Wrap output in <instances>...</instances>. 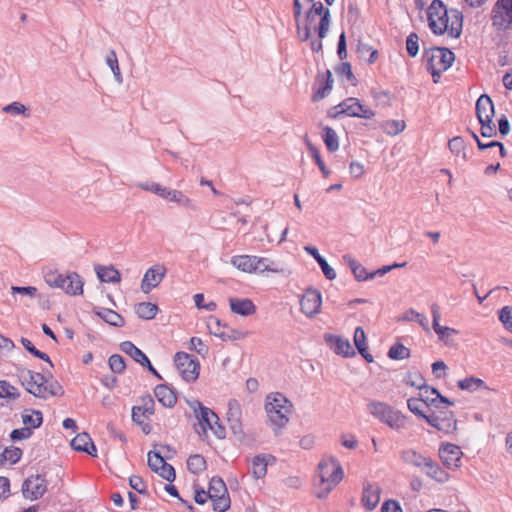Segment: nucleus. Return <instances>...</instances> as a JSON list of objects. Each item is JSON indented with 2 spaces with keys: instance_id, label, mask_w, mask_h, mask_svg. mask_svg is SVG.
I'll use <instances>...</instances> for the list:
<instances>
[{
  "instance_id": "f257e3e1",
  "label": "nucleus",
  "mask_w": 512,
  "mask_h": 512,
  "mask_svg": "<svg viewBox=\"0 0 512 512\" xmlns=\"http://www.w3.org/2000/svg\"><path fill=\"white\" fill-rule=\"evenodd\" d=\"M318 470L320 490L316 493V497L324 499L343 479L344 471L340 461L334 456H330L328 460L322 459L318 464Z\"/></svg>"
},
{
  "instance_id": "f03ea898",
  "label": "nucleus",
  "mask_w": 512,
  "mask_h": 512,
  "mask_svg": "<svg viewBox=\"0 0 512 512\" xmlns=\"http://www.w3.org/2000/svg\"><path fill=\"white\" fill-rule=\"evenodd\" d=\"M292 403L282 393L276 392L266 397L265 410L271 422L275 426L274 433L278 435L280 430L289 421L288 413L291 412Z\"/></svg>"
},
{
  "instance_id": "7ed1b4c3",
  "label": "nucleus",
  "mask_w": 512,
  "mask_h": 512,
  "mask_svg": "<svg viewBox=\"0 0 512 512\" xmlns=\"http://www.w3.org/2000/svg\"><path fill=\"white\" fill-rule=\"evenodd\" d=\"M367 407L373 417L394 430H400L406 425V417L385 402L372 400Z\"/></svg>"
},
{
  "instance_id": "20e7f679",
  "label": "nucleus",
  "mask_w": 512,
  "mask_h": 512,
  "mask_svg": "<svg viewBox=\"0 0 512 512\" xmlns=\"http://www.w3.org/2000/svg\"><path fill=\"white\" fill-rule=\"evenodd\" d=\"M428 26L436 35L449 33V10L442 0H433L427 9Z\"/></svg>"
},
{
  "instance_id": "39448f33",
  "label": "nucleus",
  "mask_w": 512,
  "mask_h": 512,
  "mask_svg": "<svg viewBox=\"0 0 512 512\" xmlns=\"http://www.w3.org/2000/svg\"><path fill=\"white\" fill-rule=\"evenodd\" d=\"M208 496L212 501L213 510L225 512L231 506L229 492L224 480L220 476H213L209 481Z\"/></svg>"
},
{
  "instance_id": "423d86ee",
  "label": "nucleus",
  "mask_w": 512,
  "mask_h": 512,
  "mask_svg": "<svg viewBox=\"0 0 512 512\" xmlns=\"http://www.w3.org/2000/svg\"><path fill=\"white\" fill-rule=\"evenodd\" d=\"M174 363L184 381L193 383L198 379L201 366L195 355L179 351L174 355Z\"/></svg>"
},
{
  "instance_id": "0eeeda50",
  "label": "nucleus",
  "mask_w": 512,
  "mask_h": 512,
  "mask_svg": "<svg viewBox=\"0 0 512 512\" xmlns=\"http://www.w3.org/2000/svg\"><path fill=\"white\" fill-rule=\"evenodd\" d=\"M492 26L497 31H506L512 26V0H497L490 15Z\"/></svg>"
},
{
  "instance_id": "6e6552de",
  "label": "nucleus",
  "mask_w": 512,
  "mask_h": 512,
  "mask_svg": "<svg viewBox=\"0 0 512 512\" xmlns=\"http://www.w3.org/2000/svg\"><path fill=\"white\" fill-rule=\"evenodd\" d=\"M339 106H342L340 114H344L348 117L372 119L375 116V111L362 104L360 100L355 97L346 98L341 103H339Z\"/></svg>"
},
{
  "instance_id": "1a4fd4ad",
  "label": "nucleus",
  "mask_w": 512,
  "mask_h": 512,
  "mask_svg": "<svg viewBox=\"0 0 512 512\" xmlns=\"http://www.w3.org/2000/svg\"><path fill=\"white\" fill-rule=\"evenodd\" d=\"M47 491V480L44 475H31L22 484V493L26 499L38 500Z\"/></svg>"
},
{
  "instance_id": "9d476101",
  "label": "nucleus",
  "mask_w": 512,
  "mask_h": 512,
  "mask_svg": "<svg viewBox=\"0 0 512 512\" xmlns=\"http://www.w3.org/2000/svg\"><path fill=\"white\" fill-rule=\"evenodd\" d=\"M322 296L319 290L309 287L300 299L301 311L309 318H313L320 311Z\"/></svg>"
},
{
  "instance_id": "9b49d317",
  "label": "nucleus",
  "mask_w": 512,
  "mask_h": 512,
  "mask_svg": "<svg viewBox=\"0 0 512 512\" xmlns=\"http://www.w3.org/2000/svg\"><path fill=\"white\" fill-rule=\"evenodd\" d=\"M332 72L327 69L324 72H318L315 77L314 92L312 94V101L319 102L327 97L333 88Z\"/></svg>"
},
{
  "instance_id": "f8f14e48",
  "label": "nucleus",
  "mask_w": 512,
  "mask_h": 512,
  "mask_svg": "<svg viewBox=\"0 0 512 512\" xmlns=\"http://www.w3.org/2000/svg\"><path fill=\"white\" fill-rule=\"evenodd\" d=\"M227 423L229 429L238 440L245 437L241 422V407L237 400L231 399L228 403Z\"/></svg>"
},
{
  "instance_id": "ddd939ff",
  "label": "nucleus",
  "mask_w": 512,
  "mask_h": 512,
  "mask_svg": "<svg viewBox=\"0 0 512 512\" xmlns=\"http://www.w3.org/2000/svg\"><path fill=\"white\" fill-rule=\"evenodd\" d=\"M189 406L193 409L195 417L198 420V424L202 429L203 435L207 436V431L212 424L211 419L219 420L218 415L210 408L204 406L199 400H193L188 402Z\"/></svg>"
},
{
  "instance_id": "4468645a",
  "label": "nucleus",
  "mask_w": 512,
  "mask_h": 512,
  "mask_svg": "<svg viewBox=\"0 0 512 512\" xmlns=\"http://www.w3.org/2000/svg\"><path fill=\"white\" fill-rule=\"evenodd\" d=\"M167 273V269L164 265H154L150 267L144 274V277L141 281V290L143 293L147 294L152 289L156 288Z\"/></svg>"
},
{
  "instance_id": "2eb2a0df",
  "label": "nucleus",
  "mask_w": 512,
  "mask_h": 512,
  "mask_svg": "<svg viewBox=\"0 0 512 512\" xmlns=\"http://www.w3.org/2000/svg\"><path fill=\"white\" fill-rule=\"evenodd\" d=\"M461 455L462 452L460 447L452 444L445 443L441 444L439 449V456L448 469H456L461 465Z\"/></svg>"
},
{
  "instance_id": "dca6fc26",
  "label": "nucleus",
  "mask_w": 512,
  "mask_h": 512,
  "mask_svg": "<svg viewBox=\"0 0 512 512\" xmlns=\"http://www.w3.org/2000/svg\"><path fill=\"white\" fill-rule=\"evenodd\" d=\"M313 14L320 17L319 24L314 27V31L317 33L318 38L324 39L329 31L331 13L328 8H325L320 1L313 2L309 9Z\"/></svg>"
},
{
  "instance_id": "f3484780",
  "label": "nucleus",
  "mask_w": 512,
  "mask_h": 512,
  "mask_svg": "<svg viewBox=\"0 0 512 512\" xmlns=\"http://www.w3.org/2000/svg\"><path fill=\"white\" fill-rule=\"evenodd\" d=\"M324 340L327 346L338 355L348 358L356 354L348 339L338 335L325 334Z\"/></svg>"
},
{
  "instance_id": "a211bd4d",
  "label": "nucleus",
  "mask_w": 512,
  "mask_h": 512,
  "mask_svg": "<svg viewBox=\"0 0 512 512\" xmlns=\"http://www.w3.org/2000/svg\"><path fill=\"white\" fill-rule=\"evenodd\" d=\"M431 314H432V327L435 333L438 336V339L444 342L446 345L449 344V337L452 335L458 334V331L454 328L448 326H441L439 324L441 314L440 307L437 303H433L431 305Z\"/></svg>"
},
{
  "instance_id": "6ab92c4d",
  "label": "nucleus",
  "mask_w": 512,
  "mask_h": 512,
  "mask_svg": "<svg viewBox=\"0 0 512 512\" xmlns=\"http://www.w3.org/2000/svg\"><path fill=\"white\" fill-rule=\"evenodd\" d=\"M428 51V57H434V65L441 70H448L454 60L455 54L447 47H432Z\"/></svg>"
},
{
  "instance_id": "aec40b11",
  "label": "nucleus",
  "mask_w": 512,
  "mask_h": 512,
  "mask_svg": "<svg viewBox=\"0 0 512 512\" xmlns=\"http://www.w3.org/2000/svg\"><path fill=\"white\" fill-rule=\"evenodd\" d=\"M475 112L478 122L493 120L495 114L494 103L489 95L482 94L476 101Z\"/></svg>"
},
{
  "instance_id": "412c9836",
  "label": "nucleus",
  "mask_w": 512,
  "mask_h": 512,
  "mask_svg": "<svg viewBox=\"0 0 512 512\" xmlns=\"http://www.w3.org/2000/svg\"><path fill=\"white\" fill-rule=\"evenodd\" d=\"M71 447L77 452H84L92 457L97 456V448L86 432L77 434L71 441Z\"/></svg>"
},
{
  "instance_id": "4be33fe9",
  "label": "nucleus",
  "mask_w": 512,
  "mask_h": 512,
  "mask_svg": "<svg viewBox=\"0 0 512 512\" xmlns=\"http://www.w3.org/2000/svg\"><path fill=\"white\" fill-rule=\"evenodd\" d=\"M230 309L234 314L247 317L256 312V306L251 299L248 298H229Z\"/></svg>"
},
{
  "instance_id": "5701e85b",
  "label": "nucleus",
  "mask_w": 512,
  "mask_h": 512,
  "mask_svg": "<svg viewBox=\"0 0 512 512\" xmlns=\"http://www.w3.org/2000/svg\"><path fill=\"white\" fill-rule=\"evenodd\" d=\"M154 394L162 406L172 408L177 403L176 392L167 384H158L154 388Z\"/></svg>"
},
{
  "instance_id": "b1692460",
  "label": "nucleus",
  "mask_w": 512,
  "mask_h": 512,
  "mask_svg": "<svg viewBox=\"0 0 512 512\" xmlns=\"http://www.w3.org/2000/svg\"><path fill=\"white\" fill-rule=\"evenodd\" d=\"M381 489L378 485L366 484L362 493V505L369 511L376 508L380 500Z\"/></svg>"
},
{
  "instance_id": "393cba45",
  "label": "nucleus",
  "mask_w": 512,
  "mask_h": 512,
  "mask_svg": "<svg viewBox=\"0 0 512 512\" xmlns=\"http://www.w3.org/2000/svg\"><path fill=\"white\" fill-rule=\"evenodd\" d=\"M65 279L64 287L61 290L70 296L83 294L84 281L77 272H69Z\"/></svg>"
},
{
  "instance_id": "a878e982",
  "label": "nucleus",
  "mask_w": 512,
  "mask_h": 512,
  "mask_svg": "<svg viewBox=\"0 0 512 512\" xmlns=\"http://www.w3.org/2000/svg\"><path fill=\"white\" fill-rule=\"evenodd\" d=\"M305 252H307L310 256L314 258V260L320 266L324 276L328 280H334L336 278L335 270L329 265L327 260L319 253V250L315 246H304Z\"/></svg>"
},
{
  "instance_id": "bb28decb",
  "label": "nucleus",
  "mask_w": 512,
  "mask_h": 512,
  "mask_svg": "<svg viewBox=\"0 0 512 512\" xmlns=\"http://www.w3.org/2000/svg\"><path fill=\"white\" fill-rule=\"evenodd\" d=\"M93 313L97 315L99 318H101L104 322L107 324L113 326V327H123L125 325V320L116 311L104 308V307H94Z\"/></svg>"
},
{
  "instance_id": "cd10ccee",
  "label": "nucleus",
  "mask_w": 512,
  "mask_h": 512,
  "mask_svg": "<svg viewBox=\"0 0 512 512\" xmlns=\"http://www.w3.org/2000/svg\"><path fill=\"white\" fill-rule=\"evenodd\" d=\"M119 347L123 353L129 355L136 363L140 364L142 367H144L150 361L147 355L141 349L135 346L131 341H123L120 343Z\"/></svg>"
},
{
  "instance_id": "c85d7f7f",
  "label": "nucleus",
  "mask_w": 512,
  "mask_h": 512,
  "mask_svg": "<svg viewBox=\"0 0 512 512\" xmlns=\"http://www.w3.org/2000/svg\"><path fill=\"white\" fill-rule=\"evenodd\" d=\"M268 459L276 461L275 456L271 454H259L252 460V474L256 479H261L267 474Z\"/></svg>"
},
{
  "instance_id": "c756f323",
  "label": "nucleus",
  "mask_w": 512,
  "mask_h": 512,
  "mask_svg": "<svg viewBox=\"0 0 512 512\" xmlns=\"http://www.w3.org/2000/svg\"><path fill=\"white\" fill-rule=\"evenodd\" d=\"M256 256L236 255L231 258V264L238 270L246 273H256Z\"/></svg>"
},
{
  "instance_id": "7c9ffc66",
  "label": "nucleus",
  "mask_w": 512,
  "mask_h": 512,
  "mask_svg": "<svg viewBox=\"0 0 512 512\" xmlns=\"http://www.w3.org/2000/svg\"><path fill=\"white\" fill-rule=\"evenodd\" d=\"M95 272L101 282L118 283L121 280L120 272L113 266L96 265Z\"/></svg>"
},
{
  "instance_id": "2f4dec72",
  "label": "nucleus",
  "mask_w": 512,
  "mask_h": 512,
  "mask_svg": "<svg viewBox=\"0 0 512 512\" xmlns=\"http://www.w3.org/2000/svg\"><path fill=\"white\" fill-rule=\"evenodd\" d=\"M24 427H30V430L39 428L43 423V414L40 410L25 409L22 413Z\"/></svg>"
},
{
  "instance_id": "473e14b6",
  "label": "nucleus",
  "mask_w": 512,
  "mask_h": 512,
  "mask_svg": "<svg viewBox=\"0 0 512 512\" xmlns=\"http://www.w3.org/2000/svg\"><path fill=\"white\" fill-rule=\"evenodd\" d=\"M424 468L426 474L437 482L444 483L449 479V474L431 458L425 463Z\"/></svg>"
},
{
  "instance_id": "72a5a7b5",
  "label": "nucleus",
  "mask_w": 512,
  "mask_h": 512,
  "mask_svg": "<svg viewBox=\"0 0 512 512\" xmlns=\"http://www.w3.org/2000/svg\"><path fill=\"white\" fill-rule=\"evenodd\" d=\"M451 13V25L449 26V36L459 38L462 34L464 17L461 11L456 8L449 10Z\"/></svg>"
},
{
  "instance_id": "f704fd0d",
  "label": "nucleus",
  "mask_w": 512,
  "mask_h": 512,
  "mask_svg": "<svg viewBox=\"0 0 512 512\" xmlns=\"http://www.w3.org/2000/svg\"><path fill=\"white\" fill-rule=\"evenodd\" d=\"M457 386L459 387V389L469 392H474L478 389L492 390L486 385V383L482 379L477 378L475 376H470L459 380L457 382Z\"/></svg>"
},
{
  "instance_id": "c9c22d12",
  "label": "nucleus",
  "mask_w": 512,
  "mask_h": 512,
  "mask_svg": "<svg viewBox=\"0 0 512 512\" xmlns=\"http://www.w3.org/2000/svg\"><path fill=\"white\" fill-rule=\"evenodd\" d=\"M256 273H264V272H273V273H283L284 269L280 267V265L267 257H258L256 256Z\"/></svg>"
},
{
  "instance_id": "e433bc0d",
  "label": "nucleus",
  "mask_w": 512,
  "mask_h": 512,
  "mask_svg": "<svg viewBox=\"0 0 512 512\" xmlns=\"http://www.w3.org/2000/svg\"><path fill=\"white\" fill-rule=\"evenodd\" d=\"M316 15L313 14L310 10H308L305 14V25L302 28L300 25V21L296 23V29L298 37L301 41L305 42L311 37V25L315 22Z\"/></svg>"
},
{
  "instance_id": "4c0bfd02",
  "label": "nucleus",
  "mask_w": 512,
  "mask_h": 512,
  "mask_svg": "<svg viewBox=\"0 0 512 512\" xmlns=\"http://www.w3.org/2000/svg\"><path fill=\"white\" fill-rule=\"evenodd\" d=\"M401 459L410 465H413L415 467H425V463L430 459L429 457H425L418 453L415 450L409 449L402 451L401 453Z\"/></svg>"
},
{
  "instance_id": "58836bf2",
  "label": "nucleus",
  "mask_w": 512,
  "mask_h": 512,
  "mask_svg": "<svg viewBox=\"0 0 512 512\" xmlns=\"http://www.w3.org/2000/svg\"><path fill=\"white\" fill-rule=\"evenodd\" d=\"M158 312L157 304L151 302H141L135 307V313L137 316L144 320H151L155 318Z\"/></svg>"
},
{
  "instance_id": "ea45409f",
  "label": "nucleus",
  "mask_w": 512,
  "mask_h": 512,
  "mask_svg": "<svg viewBox=\"0 0 512 512\" xmlns=\"http://www.w3.org/2000/svg\"><path fill=\"white\" fill-rule=\"evenodd\" d=\"M167 194L168 197L166 200L175 202L178 205L186 207L193 211L197 210V207L194 204V202L191 199H189L186 195H184L182 191L171 189V191L167 192Z\"/></svg>"
},
{
  "instance_id": "a19ab883",
  "label": "nucleus",
  "mask_w": 512,
  "mask_h": 512,
  "mask_svg": "<svg viewBox=\"0 0 512 512\" xmlns=\"http://www.w3.org/2000/svg\"><path fill=\"white\" fill-rule=\"evenodd\" d=\"M322 139L329 152H335L339 149V139L333 128L330 126L323 127Z\"/></svg>"
},
{
  "instance_id": "79ce46f5",
  "label": "nucleus",
  "mask_w": 512,
  "mask_h": 512,
  "mask_svg": "<svg viewBox=\"0 0 512 512\" xmlns=\"http://www.w3.org/2000/svg\"><path fill=\"white\" fill-rule=\"evenodd\" d=\"M206 459L200 454L190 455L187 459V469L194 475H199L202 471L206 470Z\"/></svg>"
},
{
  "instance_id": "37998d69",
  "label": "nucleus",
  "mask_w": 512,
  "mask_h": 512,
  "mask_svg": "<svg viewBox=\"0 0 512 512\" xmlns=\"http://www.w3.org/2000/svg\"><path fill=\"white\" fill-rule=\"evenodd\" d=\"M21 344L23 345V347L31 354L33 355L35 358H38L40 360H43L45 361L46 363H48L51 367H54L50 357L48 354H46L45 352H42L40 351L39 349H37L34 344L27 338L25 337H22L21 338Z\"/></svg>"
},
{
  "instance_id": "c03bdc74",
  "label": "nucleus",
  "mask_w": 512,
  "mask_h": 512,
  "mask_svg": "<svg viewBox=\"0 0 512 512\" xmlns=\"http://www.w3.org/2000/svg\"><path fill=\"white\" fill-rule=\"evenodd\" d=\"M65 276L66 275L58 271L49 270L44 274V280L48 286L62 289L66 280Z\"/></svg>"
},
{
  "instance_id": "a18cd8bd",
  "label": "nucleus",
  "mask_w": 512,
  "mask_h": 512,
  "mask_svg": "<svg viewBox=\"0 0 512 512\" xmlns=\"http://www.w3.org/2000/svg\"><path fill=\"white\" fill-rule=\"evenodd\" d=\"M410 349L400 342L392 345L388 351V357L392 360H404L410 357Z\"/></svg>"
},
{
  "instance_id": "49530a36",
  "label": "nucleus",
  "mask_w": 512,
  "mask_h": 512,
  "mask_svg": "<svg viewBox=\"0 0 512 512\" xmlns=\"http://www.w3.org/2000/svg\"><path fill=\"white\" fill-rule=\"evenodd\" d=\"M449 150L452 154L459 156L461 155L464 160H467V154L465 152V141L462 137L456 136L449 140L448 142Z\"/></svg>"
},
{
  "instance_id": "de8ad7c7",
  "label": "nucleus",
  "mask_w": 512,
  "mask_h": 512,
  "mask_svg": "<svg viewBox=\"0 0 512 512\" xmlns=\"http://www.w3.org/2000/svg\"><path fill=\"white\" fill-rule=\"evenodd\" d=\"M247 335L248 332L230 328L229 326L225 331L216 333V337L220 338L224 342L244 339Z\"/></svg>"
},
{
  "instance_id": "09e8293b",
  "label": "nucleus",
  "mask_w": 512,
  "mask_h": 512,
  "mask_svg": "<svg viewBox=\"0 0 512 512\" xmlns=\"http://www.w3.org/2000/svg\"><path fill=\"white\" fill-rule=\"evenodd\" d=\"M381 127L386 134L396 136L404 131L406 125L403 120H387Z\"/></svg>"
},
{
  "instance_id": "8fccbe9b",
  "label": "nucleus",
  "mask_w": 512,
  "mask_h": 512,
  "mask_svg": "<svg viewBox=\"0 0 512 512\" xmlns=\"http://www.w3.org/2000/svg\"><path fill=\"white\" fill-rule=\"evenodd\" d=\"M406 385L422 390L426 387V380L423 375L419 372H408L404 377Z\"/></svg>"
},
{
  "instance_id": "3c124183",
  "label": "nucleus",
  "mask_w": 512,
  "mask_h": 512,
  "mask_svg": "<svg viewBox=\"0 0 512 512\" xmlns=\"http://www.w3.org/2000/svg\"><path fill=\"white\" fill-rule=\"evenodd\" d=\"M334 71L338 76H345L347 80L352 84H357V78L353 74L352 66L349 62H341L336 67H334Z\"/></svg>"
},
{
  "instance_id": "603ef678",
  "label": "nucleus",
  "mask_w": 512,
  "mask_h": 512,
  "mask_svg": "<svg viewBox=\"0 0 512 512\" xmlns=\"http://www.w3.org/2000/svg\"><path fill=\"white\" fill-rule=\"evenodd\" d=\"M20 393L18 392L17 388L11 385L6 380H0V398L5 399H17L19 398Z\"/></svg>"
},
{
  "instance_id": "864d4df0",
  "label": "nucleus",
  "mask_w": 512,
  "mask_h": 512,
  "mask_svg": "<svg viewBox=\"0 0 512 512\" xmlns=\"http://www.w3.org/2000/svg\"><path fill=\"white\" fill-rule=\"evenodd\" d=\"M423 60L426 63L427 71L430 72L431 75H432L433 82L434 83H438L442 73L445 70H441V68L435 67V65H434V57H428V51H424V53H423Z\"/></svg>"
},
{
  "instance_id": "5fc2aeb1",
  "label": "nucleus",
  "mask_w": 512,
  "mask_h": 512,
  "mask_svg": "<svg viewBox=\"0 0 512 512\" xmlns=\"http://www.w3.org/2000/svg\"><path fill=\"white\" fill-rule=\"evenodd\" d=\"M106 64L111 68L113 75L118 83H122V75L120 72L117 55L114 50H110V52L106 56Z\"/></svg>"
},
{
  "instance_id": "6e6d98bb",
  "label": "nucleus",
  "mask_w": 512,
  "mask_h": 512,
  "mask_svg": "<svg viewBox=\"0 0 512 512\" xmlns=\"http://www.w3.org/2000/svg\"><path fill=\"white\" fill-rule=\"evenodd\" d=\"M108 365L115 374H122L126 369L125 359L119 354H113L108 359Z\"/></svg>"
},
{
  "instance_id": "4d7b16f0",
  "label": "nucleus",
  "mask_w": 512,
  "mask_h": 512,
  "mask_svg": "<svg viewBox=\"0 0 512 512\" xmlns=\"http://www.w3.org/2000/svg\"><path fill=\"white\" fill-rule=\"evenodd\" d=\"M140 401L141 405H138V407L141 410V415L150 416L155 413V402L150 394L143 395Z\"/></svg>"
},
{
  "instance_id": "13d9d810",
  "label": "nucleus",
  "mask_w": 512,
  "mask_h": 512,
  "mask_svg": "<svg viewBox=\"0 0 512 512\" xmlns=\"http://www.w3.org/2000/svg\"><path fill=\"white\" fill-rule=\"evenodd\" d=\"M419 36L412 32L406 38V50L409 57L414 58L419 52Z\"/></svg>"
},
{
  "instance_id": "bf43d9fd",
  "label": "nucleus",
  "mask_w": 512,
  "mask_h": 512,
  "mask_svg": "<svg viewBox=\"0 0 512 512\" xmlns=\"http://www.w3.org/2000/svg\"><path fill=\"white\" fill-rule=\"evenodd\" d=\"M140 187L143 190L150 191V192L162 197L163 199H167V197H168L167 192L171 191L170 188L164 187L161 184L156 183V182L140 184Z\"/></svg>"
},
{
  "instance_id": "052dcab7",
  "label": "nucleus",
  "mask_w": 512,
  "mask_h": 512,
  "mask_svg": "<svg viewBox=\"0 0 512 512\" xmlns=\"http://www.w3.org/2000/svg\"><path fill=\"white\" fill-rule=\"evenodd\" d=\"M498 319L504 328L512 333V306H504L498 311Z\"/></svg>"
},
{
  "instance_id": "680f3d73",
  "label": "nucleus",
  "mask_w": 512,
  "mask_h": 512,
  "mask_svg": "<svg viewBox=\"0 0 512 512\" xmlns=\"http://www.w3.org/2000/svg\"><path fill=\"white\" fill-rule=\"evenodd\" d=\"M403 319L408 321H417L423 327L424 330L429 331L427 317L424 314H421L412 308L406 311V313L403 316Z\"/></svg>"
},
{
  "instance_id": "e2e57ef3",
  "label": "nucleus",
  "mask_w": 512,
  "mask_h": 512,
  "mask_svg": "<svg viewBox=\"0 0 512 512\" xmlns=\"http://www.w3.org/2000/svg\"><path fill=\"white\" fill-rule=\"evenodd\" d=\"M310 155L313 158L315 164L318 166L319 170L321 171L323 177L324 178L329 177V175L331 174V171L326 167V165L321 157L319 149L317 147H311Z\"/></svg>"
},
{
  "instance_id": "0e129e2a",
  "label": "nucleus",
  "mask_w": 512,
  "mask_h": 512,
  "mask_svg": "<svg viewBox=\"0 0 512 512\" xmlns=\"http://www.w3.org/2000/svg\"><path fill=\"white\" fill-rule=\"evenodd\" d=\"M370 94L379 105L390 106L391 95L388 90L372 88Z\"/></svg>"
},
{
  "instance_id": "69168bd1",
  "label": "nucleus",
  "mask_w": 512,
  "mask_h": 512,
  "mask_svg": "<svg viewBox=\"0 0 512 512\" xmlns=\"http://www.w3.org/2000/svg\"><path fill=\"white\" fill-rule=\"evenodd\" d=\"M156 473L170 483H172L176 478L174 467L166 461L158 468Z\"/></svg>"
},
{
  "instance_id": "338daca9",
  "label": "nucleus",
  "mask_w": 512,
  "mask_h": 512,
  "mask_svg": "<svg viewBox=\"0 0 512 512\" xmlns=\"http://www.w3.org/2000/svg\"><path fill=\"white\" fill-rule=\"evenodd\" d=\"M129 485L132 489L137 491L141 495H148L147 485L143 478L138 475H132L129 477Z\"/></svg>"
},
{
  "instance_id": "774afa93",
  "label": "nucleus",
  "mask_w": 512,
  "mask_h": 512,
  "mask_svg": "<svg viewBox=\"0 0 512 512\" xmlns=\"http://www.w3.org/2000/svg\"><path fill=\"white\" fill-rule=\"evenodd\" d=\"M165 462L164 457L159 451L148 452V466L153 472H157L158 468Z\"/></svg>"
}]
</instances>
